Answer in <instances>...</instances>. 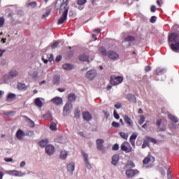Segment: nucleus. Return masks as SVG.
<instances>
[{
	"instance_id": "obj_61",
	"label": "nucleus",
	"mask_w": 179,
	"mask_h": 179,
	"mask_svg": "<svg viewBox=\"0 0 179 179\" xmlns=\"http://www.w3.org/2000/svg\"><path fill=\"white\" fill-rule=\"evenodd\" d=\"M57 90H58V92H60V93H63V92H65V90H66V89H65V88H58Z\"/></svg>"
},
{
	"instance_id": "obj_27",
	"label": "nucleus",
	"mask_w": 179,
	"mask_h": 179,
	"mask_svg": "<svg viewBox=\"0 0 179 179\" xmlns=\"http://www.w3.org/2000/svg\"><path fill=\"white\" fill-rule=\"evenodd\" d=\"M66 157H68V152H66V151L65 150L61 151L60 159H62V160H65Z\"/></svg>"
},
{
	"instance_id": "obj_40",
	"label": "nucleus",
	"mask_w": 179,
	"mask_h": 179,
	"mask_svg": "<svg viewBox=\"0 0 179 179\" xmlns=\"http://www.w3.org/2000/svg\"><path fill=\"white\" fill-rule=\"evenodd\" d=\"M120 135L123 139H125L126 141L128 139V134L122 131L120 133Z\"/></svg>"
},
{
	"instance_id": "obj_34",
	"label": "nucleus",
	"mask_w": 179,
	"mask_h": 179,
	"mask_svg": "<svg viewBox=\"0 0 179 179\" xmlns=\"http://www.w3.org/2000/svg\"><path fill=\"white\" fill-rule=\"evenodd\" d=\"M18 90H24L26 89V85L19 83L17 86Z\"/></svg>"
},
{
	"instance_id": "obj_54",
	"label": "nucleus",
	"mask_w": 179,
	"mask_h": 179,
	"mask_svg": "<svg viewBox=\"0 0 179 179\" xmlns=\"http://www.w3.org/2000/svg\"><path fill=\"white\" fill-rule=\"evenodd\" d=\"M67 55H68L69 58H72V57H73V51L70 50Z\"/></svg>"
},
{
	"instance_id": "obj_45",
	"label": "nucleus",
	"mask_w": 179,
	"mask_h": 179,
	"mask_svg": "<svg viewBox=\"0 0 179 179\" xmlns=\"http://www.w3.org/2000/svg\"><path fill=\"white\" fill-rule=\"evenodd\" d=\"M61 1H62V0H57V1L55 3V9H58V8H59V3H60V5L62 3H61ZM64 1H65V0H63V2H64Z\"/></svg>"
},
{
	"instance_id": "obj_35",
	"label": "nucleus",
	"mask_w": 179,
	"mask_h": 179,
	"mask_svg": "<svg viewBox=\"0 0 179 179\" xmlns=\"http://www.w3.org/2000/svg\"><path fill=\"white\" fill-rule=\"evenodd\" d=\"M156 73H157V75H162V74L164 73V69H163L160 67H158L156 69Z\"/></svg>"
},
{
	"instance_id": "obj_9",
	"label": "nucleus",
	"mask_w": 179,
	"mask_h": 179,
	"mask_svg": "<svg viewBox=\"0 0 179 179\" xmlns=\"http://www.w3.org/2000/svg\"><path fill=\"white\" fill-rule=\"evenodd\" d=\"M107 55L110 59H118L120 58V55L113 50L108 51Z\"/></svg>"
},
{
	"instance_id": "obj_11",
	"label": "nucleus",
	"mask_w": 179,
	"mask_h": 179,
	"mask_svg": "<svg viewBox=\"0 0 179 179\" xmlns=\"http://www.w3.org/2000/svg\"><path fill=\"white\" fill-rule=\"evenodd\" d=\"M126 99L127 100H128L130 103H134V104H136V96H135V94H127L126 95Z\"/></svg>"
},
{
	"instance_id": "obj_44",
	"label": "nucleus",
	"mask_w": 179,
	"mask_h": 179,
	"mask_svg": "<svg viewBox=\"0 0 179 179\" xmlns=\"http://www.w3.org/2000/svg\"><path fill=\"white\" fill-rule=\"evenodd\" d=\"M147 146H149V142L148 141V140L146 138V140L143 141V143L142 145V149H145Z\"/></svg>"
},
{
	"instance_id": "obj_59",
	"label": "nucleus",
	"mask_w": 179,
	"mask_h": 179,
	"mask_svg": "<svg viewBox=\"0 0 179 179\" xmlns=\"http://www.w3.org/2000/svg\"><path fill=\"white\" fill-rule=\"evenodd\" d=\"M5 162H6L7 163H9L10 162H13V159L12 158H5L4 159Z\"/></svg>"
},
{
	"instance_id": "obj_22",
	"label": "nucleus",
	"mask_w": 179,
	"mask_h": 179,
	"mask_svg": "<svg viewBox=\"0 0 179 179\" xmlns=\"http://www.w3.org/2000/svg\"><path fill=\"white\" fill-rule=\"evenodd\" d=\"M128 145H129V143L127 141L123 142V143L121 145V150H123V152H126L128 150Z\"/></svg>"
},
{
	"instance_id": "obj_8",
	"label": "nucleus",
	"mask_w": 179,
	"mask_h": 179,
	"mask_svg": "<svg viewBox=\"0 0 179 179\" xmlns=\"http://www.w3.org/2000/svg\"><path fill=\"white\" fill-rule=\"evenodd\" d=\"M123 120L125 124H128V127H130L131 128L134 127V122H132V119H131L128 115H124L123 116Z\"/></svg>"
},
{
	"instance_id": "obj_21",
	"label": "nucleus",
	"mask_w": 179,
	"mask_h": 179,
	"mask_svg": "<svg viewBox=\"0 0 179 179\" xmlns=\"http://www.w3.org/2000/svg\"><path fill=\"white\" fill-rule=\"evenodd\" d=\"M99 52H101V54H102L103 57H107V55H108L107 50L103 46L99 47Z\"/></svg>"
},
{
	"instance_id": "obj_20",
	"label": "nucleus",
	"mask_w": 179,
	"mask_h": 179,
	"mask_svg": "<svg viewBox=\"0 0 179 179\" xmlns=\"http://www.w3.org/2000/svg\"><path fill=\"white\" fill-rule=\"evenodd\" d=\"M78 59L83 62H86V61H89V56L83 54L79 56Z\"/></svg>"
},
{
	"instance_id": "obj_42",
	"label": "nucleus",
	"mask_w": 179,
	"mask_h": 179,
	"mask_svg": "<svg viewBox=\"0 0 179 179\" xmlns=\"http://www.w3.org/2000/svg\"><path fill=\"white\" fill-rule=\"evenodd\" d=\"M145 116L144 115H141L140 116V120L138 121L139 125H142V124H143V122H145Z\"/></svg>"
},
{
	"instance_id": "obj_19",
	"label": "nucleus",
	"mask_w": 179,
	"mask_h": 179,
	"mask_svg": "<svg viewBox=\"0 0 179 179\" xmlns=\"http://www.w3.org/2000/svg\"><path fill=\"white\" fill-rule=\"evenodd\" d=\"M169 120L174 122V124H177L178 122V118L171 114L168 115Z\"/></svg>"
},
{
	"instance_id": "obj_30",
	"label": "nucleus",
	"mask_w": 179,
	"mask_h": 179,
	"mask_svg": "<svg viewBox=\"0 0 179 179\" xmlns=\"http://www.w3.org/2000/svg\"><path fill=\"white\" fill-rule=\"evenodd\" d=\"M27 6L28 8H32L34 9V8L37 6V2L36 1L29 2L27 3Z\"/></svg>"
},
{
	"instance_id": "obj_38",
	"label": "nucleus",
	"mask_w": 179,
	"mask_h": 179,
	"mask_svg": "<svg viewBox=\"0 0 179 179\" xmlns=\"http://www.w3.org/2000/svg\"><path fill=\"white\" fill-rule=\"evenodd\" d=\"M9 76L12 78H15V76H17V71H12L9 72Z\"/></svg>"
},
{
	"instance_id": "obj_1",
	"label": "nucleus",
	"mask_w": 179,
	"mask_h": 179,
	"mask_svg": "<svg viewBox=\"0 0 179 179\" xmlns=\"http://www.w3.org/2000/svg\"><path fill=\"white\" fill-rule=\"evenodd\" d=\"M68 3H69V0H66L63 3L61 4L59 8V13H62V17L58 20V24H63L65 22L68 17V12H69V6H68Z\"/></svg>"
},
{
	"instance_id": "obj_17",
	"label": "nucleus",
	"mask_w": 179,
	"mask_h": 179,
	"mask_svg": "<svg viewBox=\"0 0 179 179\" xmlns=\"http://www.w3.org/2000/svg\"><path fill=\"white\" fill-rule=\"evenodd\" d=\"M60 82H61V78L59 77V76H55L52 79V83L55 85L58 86Z\"/></svg>"
},
{
	"instance_id": "obj_53",
	"label": "nucleus",
	"mask_w": 179,
	"mask_h": 179,
	"mask_svg": "<svg viewBox=\"0 0 179 179\" xmlns=\"http://www.w3.org/2000/svg\"><path fill=\"white\" fill-rule=\"evenodd\" d=\"M136 138H138V135L135 134H133L131 136H130V139L132 141V140H134L136 139Z\"/></svg>"
},
{
	"instance_id": "obj_7",
	"label": "nucleus",
	"mask_w": 179,
	"mask_h": 179,
	"mask_svg": "<svg viewBox=\"0 0 179 179\" xmlns=\"http://www.w3.org/2000/svg\"><path fill=\"white\" fill-rule=\"evenodd\" d=\"M45 152L47 155H49V156H51V155H54V153L55 152V148L54 147V145H48L45 147Z\"/></svg>"
},
{
	"instance_id": "obj_50",
	"label": "nucleus",
	"mask_w": 179,
	"mask_h": 179,
	"mask_svg": "<svg viewBox=\"0 0 179 179\" xmlns=\"http://www.w3.org/2000/svg\"><path fill=\"white\" fill-rule=\"evenodd\" d=\"M150 23H156V16H152L150 20Z\"/></svg>"
},
{
	"instance_id": "obj_43",
	"label": "nucleus",
	"mask_w": 179,
	"mask_h": 179,
	"mask_svg": "<svg viewBox=\"0 0 179 179\" xmlns=\"http://www.w3.org/2000/svg\"><path fill=\"white\" fill-rule=\"evenodd\" d=\"M151 162V159L150 158L146 157L143 161V164H149V163H150Z\"/></svg>"
},
{
	"instance_id": "obj_2",
	"label": "nucleus",
	"mask_w": 179,
	"mask_h": 179,
	"mask_svg": "<svg viewBox=\"0 0 179 179\" xmlns=\"http://www.w3.org/2000/svg\"><path fill=\"white\" fill-rule=\"evenodd\" d=\"M169 42L175 43L171 44L170 47L172 51H179V34L173 33L169 36Z\"/></svg>"
},
{
	"instance_id": "obj_18",
	"label": "nucleus",
	"mask_w": 179,
	"mask_h": 179,
	"mask_svg": "<svg viewBox=\"0 0 179 179\" xmlns=\"http://www.w3.org/2000/svg\"><path fill=\"white\" fill-rule=\"evenodd\" d=\"M75 170V163L71 162L67 165V171H70V173H73V171Z\"/></svg>"
},
{
	"instance_id": "obj_28",
	"label": "nucleus",
	"mask_w": 179,
	"mask_h": 179,
	"mask_svg": "<svg viewBox=\"0 0 179 179\" xmlns=\"http://www.w3.org/2000/svg\"><path fill=\"white\" fill-rule=\"evenodd\" d=\"M68 99L70 101H76V95L75 94H69Z\"/></svg>"
},
{
	"instance_id": "obj_52",
	"label": "nucleus",
	"mask_w": 179,
	"mask_h": 179,
	"mask_svg": "<svg viewBox=\"0 0 179 179\" xmlns=\"http://www.w3.org/2000/svg\"><path fill=\"white\" fill-rule=\"evenodd\" d=\"M58 45H59V42H55L52 45V48H57V47H58Z\"/></svg>"
},
{
	"instance_id": "obj_49",
	"label": "nucleus",
	"mask_w": 179,
	"mask_h": 179,
	"mask_svg": "<svg viewBox=\"0 0 179 179\" xmlns=\"http://www.w3.org/2000/svg\"><path fill=\"white\" fill-rule=\"evenodd\" d=\"M120 150V145H118V144H115L112 148V150Z\"/></svg>"
},
{
	"instance_id": "obj_62",
	"label": "nucleus",
	"mask_w": 179,
	"mask_h": 179,
	"mask_svg": "<svg viewBox=\"0 0 179 179\" xmlns=\"http://www.w3.org/2000/svg\"><path fill=\"white\" fill-rule=\"evenodd\" d=\"M6 50H1L0 49V57H2V55H3V53L6 52Z\"/></svg>"
},
{
	"instance_id": "obj_13",
	"label": "nucleus",
	"mask_w": 179,
	"mask_h": 179,
	"mask_svg": "<svg viewBox=\"0 0 179 179\" xmlns=\"http://www.w3.org/2000/svg\"><path fill=\"white\" fill-rule=\"evenodd\" d=\"M118 162H120V156L118 155H115L112 157V164L113 166H117L118 164Z\"/></svg>"
},
{
	"instance_id": "obj_15",
	"label": "nucleus",
	"mask_w": 179,
	"mask_h": 179,
	"mask_svg": "<svg viewBox=\"0 0 179 179\" xmlns=\"http://www.w3.org/2000/svg\"><path fill=\"white\" fill-rule=\"evenodd\" d=\"M125 174L129 178H132V177L135 176V171L134 169H128L126 171Z\"/></svg>"
},
{
	"instance_id": "obj_24",
	"label": "nucleus",
	"mask_w": 179,
	"mask_h": 179,
	"mask_svg": "<svg viewBox=\"0 0 179 179\" xmlns=\"http://www.w3.org/2000/svg\"><path fill=\"white\" fill-rule=\"evenodd\" d=\"M35 104L37 107H39V108H41V107H43V101H41V99L40 98L35 99Z\"/></svg>"
},
{
	"instance_id": "obj_31",
	"label": "nucleus",
	"mask_w": 179,
	"mask_h": 179,
	"mask_svg": "<svg viewBox=\"0 0 179 179\" xmlns=\"http://www.w3.org/2000/svg\"><path fill=\"white\" fill-rule=\"evenodd\" d=\"M71 111V104L67 103H66L64 108V113H69Z\"/></svg>"
},
{
	"instance_id": "obj_4",
	"label": "nucleus",
	"mask_w": 179,
	"mask_h": 179,
	"mask_svg": "<svg viewBox=\"0 0 179 179\" xmlns=\"http://www.w3.org/2000/svg\"><path fill=\"white\" fill-rule=\"evenodd\" d=\"M85 76L90 80H93L97 76V71L95 69L90 70L86 73Z\"/></svg>"
},
{
	"instance_id": "obj_55",
	"label": "nucleus",
	"mask_w": 179,
	"mask_h": 179,
	"mask_svg": "<svg viewBox=\"0 0 179 179\" xmlns=\"http://www.w3.org/2000/svg\"><path fill=\"white\" fill-rule=\"evenodd\" d=\"M49 15H50V11H47L45 14H43L42 15V19H45V17H48Z\"/></svg>"
},
{
	"instance_id": "obj_51",
	"label": "nucleus",
	"mask_w": 179,
	"mask_h": 179,
	"mask_svg": "<svg viewBox=\"0 0 179 179\" xmlns=\"http://www.w3.org/2000/svg\"><path fill=\"white\" fill-rule=\"evenodd\" d=\"M150 71H152V67L150 66H146L145 67V72H150Z\"/></svg>"
},
{
	"instance_id": "obj_41",
	"label": "nucleus",
	"mask_w": 179,
	"mask_h": 179,
	"mask_svg": "<svg viewBox=\"0 0 179 179\" xmlns=\"http://www.w3.org/2000/svg\"><path fill=\"white\" fill-rule=\"evenodd\" d=\"M86 2H87V0H78L77 3L80 6H83Z\"/></svg>"
},
{
	"instance_id": "obj_10",
	"label": "nucleus",
	"mask_w": 179,
	"mask_h": 179,
	"mask_svg": "<svg viewBox=\"0 0 179 179\" xmlns=\"http://www.w3.org/2000/svg\"><path fill=\"white\" fill-rule=\"evenodd\" d=\"M83 118L85 121H92V119L93 117L92 116V114H90V112L88 111H84L83 113Z\"/></svg>"
},
{
	"instance_id": "obj_57",
	"label": "nucleus",
	"mask_w": 179,
	"mask_h": 179,
	"mask_svg": "<svg viewBox=\"0 0 179 179\" xmlns=\"http://www.w3.org/2000/svg\"><path fill=\"white\" fill-rule=\"evenodd\" d=\"M167 176H168V178H171V171H170V169H168Z\"/></svg>"
},
{
	"instance_id": "obj_46",
	"label": "nucleus",
	"mask_w": 179,
	"mask_h": 179,
	"mask_svg": "<svg viewBox=\"0 0 179 179\" xmlns=\"http://www.w3.org/2000/svg\"><path fill=\"white\" fill-rule=\"evenodd\" d=\"M5 24V17H0V27H2Z\"/></svg>"
},
{
	"instance_id": "obj_16",
	"label": "nucleus",
	"mask_w": 179,
	"mask_h": 179,
	"mask_svg": "<svg viewBox=\"0 0 179 179\" xmlns=\"http://www.w3.org/2000/svg\"><path fill=\"white\" fill-rule=\"evenodd\" d=\"M51 101H52L53 104H55L56 106H59V104L62 103V98L55 97L51 99Z\"/></svg>"
},
{
	"instance_id": "obj_47",
	"label": "nucleus",
	"mask_w": 179,
	"mask_h": 179,
	"mask_svg": "<svg viewBox=\"0 0 179 179\" xmlns=\"http://www.w3.org/2000/svg\"><path fill=\"white\" fill-rule=\"evenodd\" d=\"M112 126L114 127L115 128H120V123L117 122H113Z\"/></svg>"
},
{
	"instance_id": "obj_29",
	"label": "nucleus",
	"mask_w": 179,
	"mask_h": 179,
	"mask_svg": "<svg viewBox=\"0 0 179 179\" xmlns=\"http://www.w3.org/2000/svg\"><path fill=\"white\" fill-rule=\"evenodd\" d=\"M20 173L22 172L17 171H9L8 172V174H9L10 176H15V177H17V176H19Z\"/></svg>"
},
{
	"instance_id": "obj_33",
	"label": "nucleus",
	"mask_w": 179,
	"mask_h": 179,
	"mask_svg": "<svg viewBox=\"0 0 179 179\" xmlns=\"http://www.w3.org/2000/svg\"><path fill=\"white\" fill-rule=\"evenodd\" d=\"M124 41H135V36L129 35L127 37L124 38Z\"/></svg>"
},
{
	"instance_id": "obj_58",
	"label": "nucleus",
	"mask_w": 179,
	"mask_h": 179,
	"mask_svg": "<svg viewBox=\"0 0 179 179\" xmlns=\"http://www.w3.org/2000/svg\"><path fill=\"white\" fill-rule=\"evenodd\" d=\"M150 11L153 13L156 12V6H152L150 8Z\"/></svg>"
},
{
	"instance_id": "obj_3",
	"label": "nucleus",
	"mask_w": 179,
	"mask_h": 179,
	"mask_svg": "<svg viewBox=\"0 0 179 179\" xmlns=\"http://www.w3.org/2000/svg\"><path fill=\"white\" fill-rule=\"evenodd\" d=\"M123 80H124V78H122V76H112L110 77V83L114 86H117V85H120V83H122Z\"/></svg>"
},
{
	"instance_id": "obj_56",
	"label": "nucleus",
	"mask_w": 179,
	"mask_h": 179,
	"mask_svg": "<svg viewBox=\"0 0 179 179\" xmlns=\"http://www.w3.org/2000/svg\"><path fill=\"white\" fill-rule=\"evenodd\" d=\"M62 59V56L59 55L56 57V61L57 62H59Z\"/></svg>"
},
{
	"instance_id": "obj_64",
	"label": "nucleus",
	"mask_w": 179,
	"mask_h": 179,
	"mask_svg": "<svg viewBox=\"0 0 179 179\" xmlns=\"http://www.w3.org/2000/svg\"><path fill=\"white\" fill-rule=\"evenodd\" d=\"M129 142L131 143V145L135 146V140H131L129 138Z\"/></svg>"
},
{
	"instance_id": "obj_48",
	"label": "nucleus",
	"mask_w": 179,
	"mask_h": 179,
	"mask_svg": "<svg viewBox=\"0 0 179 179\" xmlns=\"http://www.w3.org/2000/svg\"><path fill=\"white\" fill-rule=\"evenodd\" d=\"M113 115L116 120H120V115H118V113H117V110L113 111Z\"/></svg>"
},
{
	"instance_id": "obj_26",
	"label": "nucleus",
	"mask_w": 179,
	"mask_h": 179,
	"mask_svg": "<svg viewBox=\"0 0 179 179\" xmlns=\"http://www.w3.org/2000/svg\"><path fill=\"white\" fill-rule=\"evenodd\" d=\"M73 68V65L71 64H65L63 65V69H65V71H72V69Z\"/></svg>"
},
{
	"instance_id": "obj_60",
	"label": "nucleus",
	"mask_w": 179,
	"mask_h": 179,
	"mask_svg": "<svg viewBox=\"0 0 179 179\" xmlns=\"http://www.w3.org/2000/svg\"><path fill=\"white\" fill-rule=\"evenodd\" d=\"M122 105L121 103L115 104V108H121Z\"/></svg>"
},
{
	"instance_id": "obj_37",
	"label": "nucleus",
	"mask_w": 179,
	"mask_h": 179,
	"mask_svg": "<svg viewBox=\"0 0 179 179\" xmlns=\"http://www.w3.org/2000/svg\"><path fill=\"white\" fill-rule=\"evenodd\" d=\"M146 139L148 141V143L151 142L152 143H157V140H156L155 138L147 136Z\"/></svg>"
},
{
	"instance_id": "obj_6",
	"label": "nucleus",
	"mask_w": 179,
	"mask_h": 179,
	"mask_svg": "<svg viewBox=\"0 0 179 179\" xmlns=\"http://www.w3.org/2000/svg\"><path fill=\"white\" fill-rule=\"evenodd\" d=\"M81 154H82L83 157L84 159V162H85L86 167H87V169L89 170H90V169H92V165H90V164L89 163V155H87L83 150L81 151Z\"/></svg>"
},
{
	"instance_id": "obj_5",
	"label": "nucleus",
	"mask_w": 179,
	"mask_h": 179,
	"mask_svg": "<svg viewBox=\"0 0 179 179\" xmlns=\"http://www.w3.org/2000/svg\"><path fill=\"white\" fill-rule=\"evenodd\" d=\"M96 149L97 150H100L101 152H106L104 150V141L101 138H99L96 141Z\"/></svg>"
},
{
	"instance_id": "obj_23",
	"label": "nucleus",
	"mask_w": 179,
	"mask_h": 179,
	"mask_svg": "<svg viewBox=\"0 0 179 179\" xmlns=\"http://www.w3.org/2000/svg\"><path fill=\"white\" fill-rule=\"evenodd\" d=\"M135 167V164L132 161H128L125 164L126 169H134Z\"/></svg>"
},
{
	"instance_id": "obj_12",
	"label": "nucleus",
	"mask_w": 179,
	"mask_h": 179,
	"mask_svg": "<svg viewBox=\"0 0 179 179\" xmlns=\"http://www.w3.org/2000/svg\"><path fill=\"white\" fill-rule=\"evenodd\" d=\"M15 99H16V94L10 93L7 95L6 101H8V103H11V101H14V100Z\"/></svg>"
},
{
	"instance_id": "obj_14",
	"label": "nucleus",
	"mask_w": 179,
	"mask_h": 179,
	"mask_svg": "<svg viewBox=\"0 0 179 179\" xmlns=\"http://www.w3.org/2000/svg\"><path fill=\"white\" fill-rule=\"evenodd\" d=\"M25 134H24V131H23V130L19 129L17 131V133H16V138L20 139V140H22L23 139V136H24Z\"/></svg>"
},
{
	"instance_id": "obj_39",
	"label": "nucleus",
	"mask_w": 179,
	"mask_h": 179,
	"mask_svg": "<svg viewBox=\"0 0 179 179\" xmlns=\"http://www.w3.org/2000/svg\"><path fill=\"white\" fill-rule=\"evenodd\" d=\"M75 118H80V110L79 109H76L74 113Z\"/></svg>"
},
{
	"instance_id": "obj_63",
	"label": "nucleus",
	"mask_w": 179,
	"mask_h": 179,
	"mask_svg": "<svg viewBox=\"0 0 179 179\" xmlns=\"http://www.w3.org/2000/svg\"><path fill=\"white\" fill-rule=\"evenodd\" d=\"M20 167H24V166H26V162L22 161L20 164Z\"/></svg>"
},
{
	"instance_id": "obj_32",
	"label": "nucleus",
	"mask_w": 179,
	"mask_h": 179,
	"mask_svg": "<svg viewBox=\"0 0 179 179\" xmlns=\"http://www.w3.org/2000/svg\"><path fill=\"white\" fill-rule=\"evenodd\" d=\"M23 118H25V120H27V121L30 122L29 125L31 128H34V122L33 120H31L30 118H29V117L26 115L23 116Z\"/></svg>"
},
{
	"instance_id": "obj_36",
	"label": "nucleus",
	"mask_w": 179,
	"mask_h": 179,
	"mask_svg": "<svg viewBox=\"0 0 179 179\" xmlns=\"http://www.w3.org/2000/svg\"><path fill=\"white\" fill-rule=\"evenodd\" d=\"M50 128L51 131H57V124H55L54 122H52L50 123Z\"/></svg>"
},
{
	"instance_id": "obj_25",
	"label": "nucleus",
	"mask_w": 179,
	"mask_h": 179,
	"mask_svg": "<svg viewBox=\"0 0 179 179\" xmlns=\"http://www.w3.org/2000/svg\"><path fill=\"white\" fill-rule=\"evenodd\" d=\"M48 143V140L47 139L41 140V141L38 142V145H40L41 148H45Z\"/></svg>"
}]
</instances>
